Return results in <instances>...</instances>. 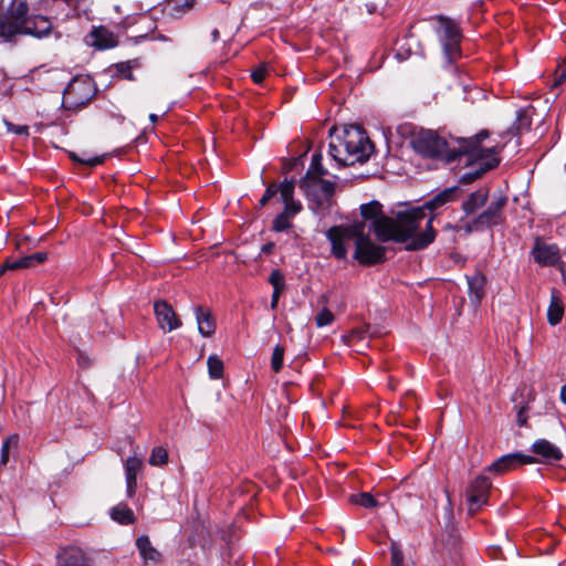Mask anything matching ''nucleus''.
Returning <instances> with one entry per match:
<instances>
[{
	"mask_svg": "<svg viewBox=\"0 0 566 566\" xmlns=\"http://www.w3.org/2000/svg\"><path fill=\"white\" fill-rule=\"evenodd\" d=\"M136 547L144 563H159L161 554L151 545L147 535H142L136 539Z\"/></svg>",
	"mask_w": 566,
	"mask_h": 566,
	"instance_id": "22",
	"label": "nucleus"
},
{
	"mask_svg": "<svg viewBox=\"0 0 566 566\" xmlns=\"http://www.w3.org/2000/svg\"><path fill=\"white\" fill-rule=\"evenodd\" d=\"M390 553H391V566H402L403 555H402L398 544H396V543L391 544Z\"/></svg>",
	"mask_w": 566,
	"mask_h": 566,
	"instance_id": "36",
	"label": "nucleus"
},
{
	"mask_svg": "<svg viewBox=\"0 0 566 566\" xmlns=\"http://www.w3.org/2000/svg\"><path fill=\"white\" fill-rule=\"evenodd\" d=\"M486 200L488 190L482 188L478 189L476 191L472 192L465 201H463L462 210L464 211L465 216L473 214L486 203Z\"/></svg>",
	"mask_w": 566,
	"mask_h": 566,
	"instance_id": "24",
	"label": "nucleus"
},
{
	"mask_svg": "<svg viewBox=\"0 0 566 566\" xmlns=\"http://www.w3.org/2000/svg\"><path fill=\"white\" fill-rule=\"evenodd\" d=\"M93 34L96 38L95 45L97 48H99V49H108V48H112L114 45V42H113L112 38H109V41H108V40L101 39L99 32H94Z\"/></svg>",
	"mask_w": 566,
	"mask_h": 566,
	"instance_id": "40",
	"label": "nucleus"
},
{
	"mask_svg": "<svg viewBox=\"0 0 566 566\" xmlns=\"http://www.w3.org/2000/svg\"><path fill=\"white\" fill-rule=\"evenodd\" d=\"M294 182L287 179H284L280 185L271 184L259 201V206L264 207L277 195L280 196L284 209L273 220V230L276 232L290 229L292 227L291 219L302 210V203L294 199Z\"/></svg>",
	"mask_w": 566,
	"mask_h": 566,
	"instance_id": "5",
	"label": "nucleus"
},
{
	"mask_svg": "<svg viewBox=\"0 0 566 566\" xmlns=\"http://www.w3.org/2000/svg\"><path fill=\"white\" fill-rule=\"evenodd\" d=\"M459 192L458 187H450L447 188L436 196H433L430 200H428L421 208H424L426 210L434 211L443 207L444 205L449 202H453L457 200Z\"/></svg>",
	"mask_w": 566,
	"mask_h": 566,
	"instance_id": "17",
	"label": "nucleus"
},
{
	"mask_svg": "<svg viewBox=\"0 0 566 566\" xmlns=\"http://www.w3.org/2000/svg\"><path fill=\"white\" fill-rule=\"evenodd\" d=\"M350 502L366 509H373L378 505V502L370 493L353 494Z\"/></svg>",
	"mask_w": 566,
	"mask_h": 566,
	"instance_id": "31",
	"label": "nucleus"
},
{
	"mask_svg": "<svg viewBox=\"0 0 566 566\" xmlns=\"http://www.w3.org/2000/svg\"><path fill=\"white\" fill-rule=\"evenodd\" d=\"M196 0H179V12L180 11H189L193 8Z\"/></svg>",
	"mask_w": 566,
	"mask_h": 566,
	"instance_id": "44",
	"label": "nucleus"
},
{
	"mask_svg": "<svg viewBox=\"0 0 566 566\" xmlns=\"http://www.w3.org/2000/svg\"><path fill=\"white\" fill-rule=\"evenodd\" d=\"M536 459L528 454H523L520 452L509 453L502 455L495 462L488 467L489 472H494L496 474H504L509 471L515 470L516 468L523 464H532L535 463Z\"/></svg>",
	"mask_w": 566,
	"mask_h": 566,
	"instance_id": "13",
	"label": "nucleus"
},
{
	"mask_svg": "<svg viewBox=\"0 0 566 566\" xmlns=\"http://www.w3.org/2000/svg\"><path fill=\"white\" fill-rule=\"evenodd\" d=\"M4 125L8 132L17 135H29V127L25 125H14L11 122L4 119Z\"/></svg>",
	"mask_w": 566,
	"mask_h": 566,
	"instance_id": "37",
	"label": "nucleus"
},
{
	"mask_svg": "<svg viewBox=\"0 0 566 566\" xmlns=\"http://www.w3.org/2000/svg\"><path fill=\"white\" fill-rule=\"evenodd\" d=\"M95 90L90 77H74L63 91L62 106L77 109L85 106L94 96Z\"/></svg>",
	"mask_w": 566,
	"mask_h": 566,
	"instance_id": "7",
	"label": "nucleus"
},
{
	"mask_svg": "<svg viewBox=\"0 0 566 566\" xmlns=\"http://www.w3.org/2000/svg\"><path fill=\"white\" fill-rule=\"evenodd\" d=\"M517 423L520 426H524L526 423V417L524 415V410L523 409H520V411L517 413Z\"/></svg>",
	"mask_w": 566,
	"mask_h": 566,
	"instance_id": "47",
	"label": "nucleus"
},
{
	"mask_svg": "<svg viewBox=\"0 0 566 566\" xmlns=\"http://www.w3.org/2000/svg\"><path fill=\"white\" fill-rule=\"evenodd\" d=\"M532 451L546 461H558L563 453L558 447L545 439H539L532 444Z\"/></svg>",
	"mask_w": 566,
	"mask_h": 566,
	"instance_id": "18",
	"label": "nucleus"
},
{
	"mask_svg": "<svg viewBox=\"0 0 566 566\" xmlns=\"http://www.w3.org/2000/svg\"><path fill=\"white\" fill-rule=\"evenodd\" d=\"M506 203L507 198L504 195L497 193L494 196L485 210L464 226L465 232L471 233L482 228L500 224L503 220V209Z\"/></svg>",
	"mask_w": 566,
	"mask_h": 566,
	"instance_id": "9",
	"label": "nucleus"
},
{
	"mask_svg": "<svg viewBox=\"0 0 566 566\" xmlns=\"http://www.w3.org/2000/svg\"><path fill=\"white\" fill-rule=\"evenodd\" d=\"M360 213L369 220L370 229L381 242L406 243L409 251H418L433 242L436 231L433 216L427 217L424 208H410L399 211L395 218L382 213L381 206L374 201L361 205Z\"/></svg>",
	"mask_w": 566,
	"mask_h": 566,
	"instance_id": "1",
	"label": "nucleus"
},
{
	"mask_svg": "<svg viewBox=\"0 0 566 566\" xmlns=\"http://www.w3.org/2000/svg\"><path fill=\"white\" fill-rule=\"evenodd\" d=\"M111 517L120 524L134 523V512L126 504H118L111 510Z\"/></svg>",
	"mask_w": 566,
	"mask_h": 566,
	"instance_id": "28",
	"label": "nucleus"
},
{
	"mask_svg": "<svg viewBox=\"0 0 566 566\" xmlns=\"http://www.w3.org/2000/svg\"><path fill=\"white\" fill-rule=\"evenodd\" d=\"M208 536L209 527L206 522L201 518L195 521L188 538L190 546L200 545L205 547L208 543Z\"/></svg>",
	"mask_w": 566,
	"mask_h": 566,
	"instance_id": "23",
	"label": "nucleus"
},
{
	"mask_svg": "<svg viewBox=\"0 0 566 566\" xmlns=\"http://www.w3.org/2000/svg\"><path fill=\"white\" fill-rule=\"evenodd\" d=\"M149 119L151 120V123H155L158 119V116L156 114H150Z\"/></svg>",
	"mask_w": 566,
	"mask_h": 566,
	"instance_id": "51",
	"label": "nucleus"
},
{
	"mask_svg": "<svg viewBox=\"0 0 566 566\" xmlns=\"http://www.w3.org/2000/svg\"><path fill=\"white\" fill-rule=\"evenodd\" d=\"M357 233V223L349 227H333L326 232V237L332 244V254L338 259L344 260L347 255L345 241L355 238Z\"/></svg>",
	"mask_w": 566,
	"mask_h": 566,
	"instance_id": "12",
	"label": "nucleus"
},
{
	"mask_svg": "<svg viewBox=\"0 0 566 566\" xmlns=\"http://www.w3.org/2000/svg\"><path fill=\"white\" fill-rule=\"evenodd\" d=\"M284 348L276 345L271 357V368L274 373H279L283 367Z\"/></svg>",
	"mask_w": 566,
	"mask_h": 566,
	"instance_id": "33",
	"label": "nucleus"
},
{
	"mask_svg": "<svg viewBox=\"0 0 566 566\" xmlns=\"http://www.w3.org/2000/svg\"><path fill=\"white\" fill-rule=\"evenodd\" d=\"M334 321V314L326 307L322 308L316 317L315 323L317 327H324L332 324Z\"/></svg>",
	"mask_w": 566,
	"mask_h": 566,
	"instance_id": "34",
	"label": "nucleus"
},
{
	"mask_svg": "<svg viewBox=\"0 0 566 566\" xmlns=\"http://www.w3.org/2000/svg\"><path fill=\"white\" fill-rule=\"evenodd\" d=\"M78 364L82 367H87L90 365L88 359L85 358L82 354L78 355Z\"/></svg>",
	"mask_w": 566,
	"mask_h": 566,
	"instance_id": "48",
	"label": "nucleus"
},
{
	"mask_svg": "<svg viewBox=\"0 0 566 566\" xmlns=\"http://www.w3.org/2000/svg\"><path fill=\"white\" fill-rule=\"evenodd\" d=\"M438 22L439 28L437 32L442 44L444 55L449 63H451L460 56V29L455 22L449 18L439 17Z\"/></svg>",
	"mask_w": 566,
	"mask_h": 566,
	"instance_id": "10",
	"label": "nucleus"
},
{
	"mask_svg": "<svg viewBox=\"0 0 566 566\" xmlns=\"http://www.w3.org/2000/svg\"><path fill=\"white\" fill-rule=\"evenodd\" d=\"M208 373L212 379H220L223 375V361L217 355H210L207 359Z\"/></svg>",
	"mask_w": 566,
	"mask_h": 566,
	"instance_id": "29",
	"label": "nucleus"
},
{
	"mask_svg": "<svg viewBox=\"0 0 566 566\" xmlns=\"http://www.w3.org/2000/svg\"><path fill=\"white\" fill-rule=\"evenodd\" d=\"M7 6V11L0 18V38L9 41L18 34H30L43 38L51 33L52 22L44 15H29L28 0H0V12Z\"/></svg>",
	"mask_w": 566,
	"mask_h": 566,
	"instance_id": "3",
	"label": "nucleus"
},
{
	"mask_svg": "<svg viewBox=\"0 0 566 566\" xmlns=\"http://www.w3.org/2000/svg\"><path fill=\"white\" fill-rule=\"evenodd\" d=\"M533 253L535 261L543 265H553L559 259L558 249L554 244H536Z\"/></svg>",
	"mask_w": 566,
	"mask_h": 566,
	"instance_id": "20",
	"label": "nucleus"
},
{
	"mask_svg": "<svg viewBox=\"0 0 566 566\" xmlns=\"http://www.w3.org/2000/svg\"><path fill=\"white\" fill-rule=\"evenodd\" d=\"M57 558L61 566H88L85 554L77 547L64 548Z\"/></svg>",
	"mask_w": 566,
	"mask_h": 566,
	"instance_id": "19",
	"label": "nucleus"
},
{
	"mask_svg": "<svg viewBox=\"0 0 566 566\" xmlns=\"http://www.w3.org/2000/svg\"><path fill=\"white\" fill-rule=\"evenodd\" d=\"M374 145L358 126L345 127L340 135L331 136L328 153L339 165L352 166L369 159Z\"/></svg>",
	"mask_w": 566,
	"mask_h": 566,
	"instance_id": "4",
	"label": "nucleus"
},
{
	"mask_svg": "<svg viewBox=\"0 0 566 566\" xmlns=\"http://www.w3.org/2000/svg\"><path fill=\"white\" fill-rule=\"evenodd\" d=\"M195 313L199 333L206 337L211 336L216 331V322L211 313L201 306L196 307Z\"/></svg>",
	"mask_w": 566,
	"mask_h": 566,
	"instance_id": "21",
	"label": "nucleus"
},
{
	"mask_svg": "<svg viewBox=\"0 0 566 566\" xmlns=\"http://www.w3.org/2000/svg\"><path fill=\"white\" fill-rule=\"evenodd\" d=\"M321 155H313L311 166L306 174L311 172L312 176H318L322 178V176H324L326 171L321 164Z\"/></svg>",
	"mask_w": 566,
	"mask_h": 566,
	"instance_id": "35",
	"label": "nucleus"
},
{
	"mask_svg": "<svg viewBox=\"0 0 566 566\" xmlns=\"http://www.w3.org/2000/svg\"><path fill=\"white\" fill-rule=\"evenodd\" d=\"M265 74H266V69H265V66L261 65L252 72L251 77L254 83L260 84L264 80Z\"/></svg>",
	"mask_w": 566,
	"mask_h": 566,
	"instance_id": "39",
	"label": "nucleus"
},
{
	"mask_svg": "<svg viewBox=\"0 0 566 566\" xmlns=\"http://www.w3.org/2000/svg\"><path fill=\"white\" fill-rule=\"evenodd\" d=\"M488 137L486 132L478 134L473 138L458 139V147H451L442 137L432 130L420 132L412 140L413 149L429 158L442 159L447 163L454 160L458 156H469V161H474L479 169L475 177L494 168L499 164L496 147L484 148L480 145L481 140Z\"/></svg>",
	"mask_w": 566,
	"mask_h": 566,
	"instance_id": "2",
	"label": "nucleus"
},
{
	"mask_svg": "<svg viewBox=\"0 0 566 566\" xmlns=\"http://www.w3.org/2000/svg\"><path fill=\"white\" fill-rule=\"evenodd\" d=\"M560 399L564 403H566V384L560 389Z\"/></svg>",
	"mask_w": 566,
	"mask_h": 566,
	"instance_id": "49",
	"label": "nucleus"
},
{
	"mask_svg": "<svg viewBox=\"0 0 566 566\" xmlns=\"http://www.w3.org/2000/svg\"><path fill=\"white\" fill-rule=\"evenodd\" d=\"M46 259V252H35L33 254L22 256L14 261H7L4 265L0 269V273L4 272L6 270L28 269L33 266L34 264L43 263Z\"/></svg>",
	"mask_w": 566,
	"mask_h": 566,
	"instance_id": "16",
	"label": "nucleus"
},
{
	"mask_svg": "<svg viewBox=\"0 0 566 566\" xmlns=\"http://www.w3.org/2000/svg\"><path fill=\"white\" fill-rule=\"evenodd\" d=\"M143 468L142 459L137 457H129L125 462V476L127 495L132 497L137 488V473Z\"/></svg>",
	"mask_w": 566,
	"mask_h": 566,
	"instance_id": "15",
	"label": "nucleus"
},
{
	"mask_svg": "<svg viewBox=\"0 0 566 566\" xmlns=\"http://www.w3.org/2000/svg\"><path fill=\"white\" fill-rule=\"evenodd\" d=\"M365 338V332L364 331H358V329H355L347 337H346V342L348 345H353V342L355 339H364Z\"/></svg>",
	"mask_w": 566,
	"mask_h": 566,
	"instance_id": "42",
	"label": "nucleus"
},
{
	"mask_svg": "<svg viewBox=\"0 0 566 566\" xmlns=\"http://www.w3.org/2000/svg\"><path fill=\"white\" fill-rule=\"evenodd\" d=\"M3 272L0 273V275L2 274Z\"/></svg>",
	"mask_w": 566,
	"mask_h": 566,
	"instance_id": "52",
	"label": "nucleus"
},
{
	"mask_svg": "<svg viewBox=\"0 0 566 566\" xmlns=\"http://www.w3.org/2000/svg\"><path fill=\"white\" fill-rule=\"evenodd\" d=\"M355 247L354 258L363 265H373L385 260L386 249L374 243L370 238L364 233L363 223H357Z\"/></svg>",
	"mask_w": 566,
	"mask_h": 566,
	"instance_id": "8",
	"label": "nucleus"
},
{
	"mask_svg": "<svg viewBox=\"0 0 566 566\" xmlns=\"http://www.w3.org/2000/svg\"><path fill=\"white\" fill-rule=\"evenodd\" d=\"M300 188L307 199L315 205L313 209L325 210L332 205L335 192V184L318 176L306 174L300 182Z\"/></svg>",
	"mask_w": 566,
	"mask_h": 566,
	"instance_id": "6",
	"label": "nucleus"
},
{
	"mask_svg": "<svg viewBox=\"0 0 566 566\" xmlns=\"http://www.w3.org/2000/svg\"><path fill=\"white\" fill-rule=\"evenodd\" d=\"M211 38H212V41L216 42L218 39H219V31L217 29H214L212 32H211Z\"/></svg>",
	"mask_w": 566,
	"mask_h": 566,
	"instance_id": "50",
	"label": "nucleus"
},
{
	"mask_svg": "<svg viewBox=\"0 0 566 566\" xmlns=\"http://www.w3.org/2000/svg\"><path fill=\"white\" fill-rule=\"evenodd\" d=\"M273 249H274V243L268 242L264 245H262L261 252L268 254V253H271Z\"/></svg>",
	"mask_w": 566,
	"mask_h": 566,
	"instance_id": "46",
	"label": "nucleus"
},
{
	"mask_svg": "<svg viewBox=\"0 0 566 566\" xmlns=\"http://www.w3.org/2000/svg\"><path fill=\"white\" fill-rule=\"evenodd\" d=\"M118 70L119 72H122L124 74V77L125 78H128V80H133V73L130 71V66L127 64V63H120L118 65Z\"/></svg>",
	"mask_w": 566,
	"mask_h": 566,
	"instance_id": "43",
	"label": "nucleus"
},
{
	"mask_svg": "<svg viewBox=\"0 0 566 566\" xmlns=\"http://www.w3.org/2000/svg\"><path fill=\"white\" fill-rule=\"evenodd\" d=\"M156 319L160 329L171 332L177 327V316L174 307L166 301H157L154 304Z\"/></svg>",
	"mask_w": 566,
	"mask_h": 566,
	"instance_id": "14",
	"label": "nucleus"
},
{
	"mask_svg": "<svg viewBox=\"0 0 566 566\" xmlns=\"http://www.w3.org/2000/svg\"><path fill=\"white\" fill-rule=\"evenodd\" d=\"M269 282L273 286V293L271 297V310L277 307L279 298L285 287V279L280 270H273L270 274Z\"/></svg>",
	"mask_w": 566,
	"mask_h": 566,
	"instance_id": "25",
	"label": "nucleus"
},
{
	"mask_svg": "<svg viewBox=\"0 0 566 566\" xmlns=\"http://www.w3.org/2000/svg\"><path fill=\"white\" fill-rule=\"evenodd\" d=\"M72 159L76 160V161H80L82 164H85V165H87L90 167H95V166L101 165L104 161V156H96V157H92V158H88V159H80L75 155H72Z\"/></svg>",
	"mask_w": 566,
	"mask_h": 566,
	"instance_id": "38",
	"label": "nucleus"
},
{
	"mask_svg": "<svg viewBox=\"0 0 566 566\" xmlns=\"http://www.w3.org/2000/svg\"><path fill=\"white\" fill-rule=\"evenodd\" d=\"M469 294L473 303H479L484 295L485 277L476 273L468 277Z\"/></svg>",
	"mask_w": 566,
	"mask_h": 566,
	"instance_id": "27",
	"label": "nucleus"
},
{
	"mask_svg": "<svg viewBox=\"0 0 566 566\" xmlns=\"http://www.w3.org/2000/svg\"><path fill=\"white\" fill-rule=\"evenodd\" d=\"M492 483L485 475L476 476L467 490L468 509L471 514L475 513L488 502Z\"/></svg>",
	"mask_w": 566,
	"mask_h": 566,
	"instance_id": "11",
	"label": "nucleus"
},
{
	"mask_svg": "<svg viewBox=\"0 0 566 566\" xmlns=\"http://www.w3.org/2000/svg\"><path fill=\"white\" fill-rule=\"evenodd\" d=\"M19 443V436L18 434H11L2 444L1 447V457H0V464L6 465L9 461L10 450L17 449Z\"/></svg>",
	"mask_w": 566,
	"mask_h": 566,
	"instance_id": "30",
	"label": "nucleus"
},
{
	"mask_svg": "<svg viewBox=\"0 0 566 566\" xmlns=\"http://www.w3.org/2000/svg\"><path fill=\"white\" fill-rule=\"evenodd\" d=\"M564 315V305L560 297L554 291L551 295V302L547 308V321L552 326L557 325Z\"/></svg>",
	"mask_w": 566,
	"mask_h": 566,
	"instance_id": "26",
	"label": "nucleus"
},
{
	"mask_svg": "<svg viewBox=\"0 0 566 566\" xmlns=\"http://www.w3.org/2000/svg\"><path fill=\"white\" fill-rule=\"evenodd\" d=\"M168 461V452L163 447H156L153 449L151 454L148 459L149 464L151 465H163Z\"/></svg>",
	"mask_w": 566,
	"mask_h": 566,
	"instance_id": "32",
	"label": "nucleus"
},
{
	"mask_svg": "<svg viewBox=\"0 0 566 566\" xmlns=\"http://www.w3.org/2000/svg\"><path fill=\"white\" fill-rule=\"evenodd\" d=\"M517 119L521 122V125L528 126L530 122L523 111L517 112Z\"/></svg>",
	"mask_w": 566,
	"mask_h": 566,
	"instance_id": "45",
	"label": "nucleus"
},
{
	"mask_svg": "<svg viewBox=\"0 0 566 566\" xmlns=\"http://www.w3.org/2000/svg\"><path fill=\"white\" fill-rule=\"evenodd\" d=\"M564 82H566V56L563 64H560L557 69L555 84H562Z\"/></svg>",
	"mask_w": 566,
	"mask_h": 566,
	"instance_id": "41",
	"label": "nucleus"
},
{
	"mask_svg": "<svg viewBox=\"0 0 566 566\" xmlns=\"http://www.w3.org/2000/svg\"><path fill=\"white\" fill-rule=\"evenodd\" d=\"M3 272L0 273V275L2 274Z\"/></svg>",
	"mask_w": 566,
	"mask_h": 566,
	"instance_id": "53",
	"label": "nucleus"
}]
</instances>
